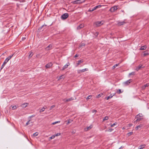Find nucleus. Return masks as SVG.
<instances>
[{"label": "nucleus", "instance_id": "obj_1", "mask_svg": "<svg viewBox=\"0 0 149 149\" xmlns=\"http://www.w3.org/2000/svg\"><path fill=\"white\" fill-rule=\"evenodd\" d=\"M13 56V55L10 56L6 58L5 61L4 62L3 65L2 66L3 67L4 66L6 63L9 61V60L12 58Z\"/></svg>", "mask_w": 149, "mask_h": 149}, {"label": "nucleus", "instance_id": "obj_2", "mask_svg": "<svg viewBox=\"0 0 149 149\" xmlns=\"http://www.w3.org/2000/svg\"><path fill=\"white\" fill-rule=\"evenodd\" d=\"M104 23L103 21H101L100 22H96L95 24V25L97 26H100L102 25Z\"/></svg>", "mask_w": 149, "mask_h": 149}, {"label": "nucleus", "instance_id": "obj_3", "mask_svg": "<svg viewBox=\"0 0 149 149\" xmlns=\"http://www.w3.org/2000/svg\"><path fill=\"white\" fill-rule=\"evenodd\" d=\"M118 9V6H115L112 8L110 9V10L111 12H113L116 10Z\"/></svg>", "mask_w": 149, "mask_h": 149}, {"label": "nucleus", "instance_id": "obj_4", "mask_svg": "<svg viewBox=\"0 0 149 149\" xmlns=\"http://www.w3.org/2000/svg\"><path fill=\"white\" fill-rule=\"evenodd\" d=\"M29 104V103H22L21 105V107L23 108H25L27 107Z\"/></svg>", "mask_w": 149, "mask_h": 149}, {"label": "nucleus", "instance_id": "obj_5", "mask_svg": "<svg viewBox=\"0 0 149 149\" xmlns=\"http://www.w3.org/2000/svg\"><path fill=\"white\" fill-rule=\"evenodd\" d=\"M68 17V13H65L63 14L61 16V18L62 19H66Z\"/></svg>", "mask_w": 149, "mask_h": 149}, {"label": "nucleus", "instance_id": "obj_6", "mask_svg": "<svg viewBox=\"0 0 149 149\" xmlns=\"http://www.w3.org/2000/svg\"><path fill=\"white\" fill-rule=\"evenodd\" d=\"M73 100L72 97L70 98L69 99H65L63 100V101L65 102H69L71 100Z\"/></svg>", "mask_w": 149, "mask_h": 149}, {"label": "nucleus", "instance_id": "obj_7", "mask_svg": "<svg viewBox=\"0 0 149 149\" xmlns=\"http://www.w3.org/2000/svg\"><path fill=\"white\" fill-rule=\"evenodd\" d=\"M132 81V79H130L129 80L124 82V84L126 85H128Z\"/></svg>", "mask_w": 149, "mask_h": 149}, {"label": "nucleus", "instance_id": "obj_8", "mask_svg": "<svg viewBox=\"0 0 149 149\" xmlns=\"http://www.w3.org/2000/svg\"><path fill=\"white\" fill-rule=\"evenodd\" d=\"M52 63H49L46 65L45 67L47 68H49L52 66Z\"/></svg>", "mask_w": 149, "mask_h": 149}, {"label": "nucleus", "instance_id": "obj_9", "mask_svg": "<svg viewBox=\"0 0 149 149\" xmlns=\"http://www.w3.org/2000/svg\"><path fill=\"white\" fill-rule=\"evenodd\" d=\"M64 77H64V75H62L60 76L59 77H57V78L58 79V80H60L61 79H64Z\"/></svg>", "mask_w": 149, "mask_h": 149}, {"label": "nucleus", "instance_id": "obj_10", "mask_svg": "<svg viewBox=\"0 0 149 149\" xmlns=\"http://www.w3.org/2000/svg\"><path fill=\"white\" fill-rule=\"evenodd\" d=\"M73 121V120H69L68 121H66L65 122V124L66 125H68L70 123H72Z\"/></svg>", "mask_w": 149, "mask_h": 149}, {"label": "nucleus", "instance_id": "obj_11", "mask_svg": "<svg viewBox=\"0 0 149 149\" xmlns=\"http://www.w3.org/2000/svg\"><path fill=\"white\" fill-rule=\"evenodd\" d=\"M61 134V133H56V134L52 136V137H51V138L52 139H53V138H54V137H55V136H60Z\"/></svg>", "mask_w": 149, "mask_h": 149}, {"label": "nucleus", "instance_id": "obj_12", "mask_svg": "<svg viewBox=\"0 0 149 149\" xmlns=\"http://www.w3.org/2000/svg\"><path fill=\"white\" fill-rule=\"evenodd\" d=\"M84 26V24H81L79 26H78L77 27V29H80L81 28H83Z\"/></svg>", "mask_w": 149, "mask_h": 149}, {"label": "nucleus", "instance_id": "obj_13", "mask_svg": "<svg viewBox=\"0 0 149 149\" xmlns=\"http://www.w3.org/2000/svg\"><path fill=\"white\" fill-rule=\"evenodd\" d=\"M11 107L12 108V110H15L17 109V106L16 105H11L10 107V109L11 108Z\"/></svg>", "mask_w": 149, "mask_h": 149}, {"label": "nucleus", "instance_id": "obj_14", "mask_svg": "<svg viewBox=\"0 0 149 149\" xmlns=\"http://www.w3.org/2000/svg\"><path fill=\"white\" fill-rule=\"evenodd\" d=\"M84 62L83 60V59L81 60L80 61H77V66H78L80 64L82 63H83Z\"/></svg>", "mask_w": 149, "mask_h": 149}, {"label": "nucleus", "instance_id": "obj_15", "mask_svg": "<svg viewBox=\"0 0 149 149\" xmlns=\"http://www.w3.org/2000/svg\"><path fill=\"white\" fill-rule=\"evenodd\" d=\"M52 47V45H49L46 48V49L47 50L51 49Z\"/></svg>", "mask_w": 149, "mask_h": 149}, {"label": "nucleus", "instance_id": "obj_16", "mask_svg": "<svg viewBox=\"0 0 149 149\" xmlns=\"http://www.w3.org/2000/svg\"><path fill=\"white\" fill-rule=\"evenodd\" d=\"M70 65L69 63H68L66 65H65L63 67V68H62V70H64L65 69L67 68L68 66H69V65Z\"/></svg>", "mask_w": 149, "mask_h": 149}, {"label": "nucleus", "instance_id": "obj_17", "mask_svg": "<svg viewBox=\"0 0 149 149\" xmlns=\"http://www.w3.org/2000/svg\"><path fill=\"white\" fill-rule=\"evenodd\" d=\"M147 48V46L146 45L141 47L140 49V50H143L146 49Z\"/></svg>", "mask_w": 149, "mask_h": 149}, {"label": "nucleus", "instance_id": "obj_18", "mask_svg": "<svg viewBox=\"0 0 149 149\" xmlns=\"http://www.w3.org/2000/svg\"><path fill=\"white\" fill-rule=\"evenodd\" d=\"M32 123V122L31 120H29L28 122L26 123V126L28 125H30Z\"/></svg>", "mask_w": 149, "mask_h": 149}, {"label": "nucleus", "instance_id": "obj_19", "mask_svg": "<svg viewBox=\"0 0 149 149\" xmlns=\"http://www.w3.org/2000/svg\"><path fill=\"white\" fill-rule=\"evenodd\" d=\"M149 85V84H145L144 86H143L142 87V89H145L146 87H148Z\"/></svg>", "mask_w": 149, "mask_h": 149}, {"label": "nucleus", "instance_id": "obj_20", "mask_svg": "<svg viewBox=\"0 0 149 149\" xmlns=\"http://www.w3.org/2000/svg\"><path fill=\"white\" fill-rule=\"evenodd\" d=\"M149 54V52L147 51H146L144 52V53L143 54V56H147Z\"/></svg>", "mask_w": 149, "mask_h": 149}, {"label": "nucleus", "instance_id": "obj_21", "mask_svg": "<svg viewBox=\"0 0 149 149\" xmlns=\"http://www.w3.org/2000/svg\"><path fill=\"white\" fill-rule=\"evenodd\" d=\"M141 127H142V125H139L138 126H137L136 128V130H141Z\"/></svg>", "mask_w": 149, "mask_h": 149}, {"label": "nucleus", "instance_id": "obj_22", "mask_svg": "<svg viewBox=\"0 0 149 149\" xmlns=\"http://www.w3.org/2000/svg\"><path fill=\"white\" fill-rule=\"evenodd\" d=\"M45 108L44 107H43L42 109H40L39 112L40 113H41L43 112L45 110Z\"/></svg>", "mask_w": 149, "mask_h": 149}, {"label": "nucleus", "instance_id": "obj_23", "mask_svg": "<svg viewBox=\"0 0 149 149\" xmlns=\"http://www.w3.org/2000/svg\"><path fill=\"white\" fill-rule=\"evenodd\" d=\"M143 67L142 65H140L136 68V70L138 71L140 68H142Z\"/></svg>", "mask_w": 149, "mask_h": 149}, {"label": "nucleus", "instance_id": "obj_24", "mask_svg": "<svg viewBox=\"0 0 149 149\" xmlns=\"http://www.w3.org/2000/svg\"><path fill=\"white\" fill-rule=\"evenodd\" d=\"M109 119V117L107 116H105L103 119V121L104 122L106 120H107Z\"/></svg>", "mask_w": 149, "mask_h": 149}, {"label": "nucleus", "instance_id": "obj_25", "mask_svg": "<svg viewBox=\"0 0 149 149\" xmlns=\"http://www.w3.org/2000/svg\"><path fill=\"white\" fill-rule=\"evenodd\" d=\"M103 95V94L102 93L100 94H99L98 95L96 96V97L97 98H99L100 97H101Z\"/></svg>", "mask_w": 149, "mask_h": 149}, {"label": "nucleus", "instance_id": "obj_26", "mask_svg": "<svg viewBox=\"0 0 149 149\" xmlns=\"http://www.w3.org/2000/svg\"><path fill=\"white\" fill-rule=\"evenodd\" d=\"M118 125V123L116 122L115 123H114L112 124H111V127H114L115 126L117 125Z\"/></svg>", "mask_w": 149, "mask_h": 149}, {"label": "nucleus", "instance_id": "obj_27", "mask_svg": "<svg viewBox=\"0 0 149 149\" xmlns=\"http://www.w3.org/2000/svg\"><path fill=\"white\" fill-rule=\"evenodd\" d=\"M125 23V22H124L123 21L121 22H119L118 23V25H123Z\"/></svg>", "mask_w": 149, "mask_h": 149}, {"label": "nucleus", "instance_id": "obj_28", "mask_svg": "<svg viewBox=\"0 0 149 149\" xmlns=\"http://www.w3.org/2000/svg\"><path fill=\"white\" fill-rule=\"evenodd\" d=\"M145 146V145H142L139 147V149H142Z\"/></svg>", "mask_w": 149, "mask_h": 149}, {"label": "nucleus", "instance_id": "obj_29", "mask_svg": "<svg viewBox=\"0 0 149 149\" xmlns=\"http://www.w3.org/2000/svg\"><path fill=\"white\" fill-rule=\"evenodd\" d=\"M60 121H56V122L53 123H52V124L53 125H55V124H56V123H60Z\"/></svg>", "mask_w": 149, "mask_h": 149}, {"label": "nucleus", "instance_id": "obj_30", "mask_svg": "<svg viewBox=\"0 0 149 149\" xmlns=\"http://www.w3.org/2000/svg\"><path fill=\"white\" fill-rule=\"evenodd\" d=\"M92 127V125H90V126H89V127H87V130H91V128Z\"/></svg>", "mask_w": 149, "mask_h": 149}, {"label": "nucleus", "instance_id": "obj_31", "mask_svg": "<svg viewBox=\"0 0 149 149\" xmlns=\"http://www.w3.org/2000/svg\"><path fill=\"white\" fill-rule=\"evenodd\" d=\"M30 54L29 56V57H31L33 55V52H30Z\"/></svg>", "mask_w": 149, "mask_h": 149}, {"label": "nucleus", "instance_id": "obj_32", "mask_svg": "<svg viewBox=\"0 0 149 149\" xmlns=\"http://www.w3.org/2000/svg\"><path fill=\"white\" fill-rule=\"evenodd\" d=\"M136 118L137 119L135 121V122L136 121L137 122V121H140V120H141V119H142V118Z\"/></svg>", "mask_w": 149, "mask_h": 149}, {"label": "nucleus", "instance_id": "obj_33", "mask_svg": "<svg viewBox=\"0 0 149 149\" xmlns=\"http://www.w3.org/2000/svg\"><path fill=\"white\" fill-rule=\"evenodd\" d=\"M113 96H108L107 97H106V98L107 100H108L109 99L111 98Z\"/></svg>", "mask_w": 149, "mask_h": 149}, {"label": "nucleus", "instance_id": "obj_34", "mask_svg": "<svg viewBox=\"0 0 149 149\" xmlns=\"http://www.w3.org/2000/svg\"><path fill=\"white\" fill-rule=\"evenodd\" d=\"M141 116H142V114H139L136 116V118H139V117H141Z\"/></svg>", "mask_w": 149, "mask_h": 149}, {"label": "nucleus", "instance_id": "obj_35", "mask_svg": "<svg viewBox=\"0 0 149 149\" xmlns=\"http://www.w3.org/2000/svg\"><path fill=\"white\" fill-rule=\"evenodd\" d=\"M101 7V5H98V6H96L95 7V9H96L97 8H98L100 7Z\"/></svg>", "mask_w": 149, "mask_h": 149}, {"label": "nucleus", "instance_id": "obj_36", "mask_svg": "<svg viewBox=\"0 0 149 149\" xmlns=\"http://www.w3.org/2000/svg\"><path fill=\"white\" fill-rule=\"evenodd\" d=\"M118 65H119L118 64H116L115 65H114L112 67L113 69H114L116 67L118 66Z\"/></svg>", "mask_w": 149, "mask_h": 149}, {"label": "nucleus", "instance_id": "obj_37", "mask_svg": "<svg viewBox=\"0 0 149 149\" xmlns=\"http://www.w3.org/2000/svg\"><path fill=\"white\" fill-rule=\"evenodd\" d=\"M91 97H92L91 95L88 96V97H87V98H86V100H88V99H91Z\"/></svg>", "mask_w": 149, "mask_h": 149}, {"label": "nucleus", "instance_id": "obj_38", "mask_svg": "<svg viewBox=\"0 0 149 149\" xmlns=\"http://www.w3.org/2000/svg\"><path fill=\"white\" fill-rule=\"evenodd\" d=\"M38 132H36V133L33 134V135L34 136H36L38 135Z\"/></svg>", "mask_w": 149, "mask_h": 149}, {"label": "nucleus", "instance_id": "obj_39", "mask_svg": "<svg viewBox=\"0 0 149 149\" xmlns=\"http://www.w3.org/2000/svg\"><path fill=\"white\" fill-rule=\"evenodd\" d=\"M117 92L118 93L120 94L121 93V90L120 89H119L117 90Z\"/></svg>", "mask_w": 149, "mask_h": 149}, {"label": "nucleus", "instance_id": "obj_40", "mask_svg": "<svg viewBox=\"0 0 149 149\" xmlns=\"http://www.w3.org/2000/svg\"><path fill=\"white\" fill-rule=\"evenodd\" d=\"M86 70V69H83V70H80V72H84L85 71V70Z\"/></svg>", "mask_w": 149, "mask_h": 149}, {"label": "nucleus", "instance_id": "obj_41", "mask_svg": "<svg viewBox=\"0 0 149 149\" xmlns=\"http://www.w3.org/2000/svg\"><path fill=\"white\" fill-rule=\"evenodd\" d=\"M97 112V110H93L92 111V112L93 113H95Z\"/></svg>", "mask_w": 149, "mask_h": 149}, {"label": "nucleus", "instance_id": "obj_42", "mask_svg": "<svg viewBox=\"0 0 149 149\" xmlns=\"http://www.w3.org/2000/svg\"><path fill=\"white\" fill-rule=\"evenodd\" d=\"M96 9H95V7L92 10H91V9H90V10H89V11H91V12H92L93 11V10H95Z\"/></svg>", "mask_w": 149, "mask_h": 149}, {"label": "nucleus", "instance_id": "obj_43", "mask_svg": "<svg viewBox=\"0 0 149 149\" xmlns=\"http://www.w3.org/2000/svg\"><path fill=\"white\" fill-rule=\"evenodd\" d=\"M55 107V105H53L51 106V107L50 108V109H52L54 107Z\"/></svg>", "mask_w": 149, "mask_h": 149}, {"label": "nucleus", "instance_id": "obj_44", "mask_svg": "<svg viewBox=\"0 0 149 149\" xmlns=\"http://www.w3.org/2000/svg\"><path fill=\"white\" fill-rule=\"evenodd\" d=\"M132 132H130V133L128 134V136H130L131 134H132Z\"/></svg>", "mask_w": 149, "mask_h": 149}, {"label": "nucleus", "instance_id": "obj_45", "mask_svg": "<svg viewBox=\"0 0 149 149\" xmlns=\"http://www.w3.org/2000/svg\"><path fill=\"white\" fill-rule=\"evenodd\" d=\"M134 73L133 72L130 73L129 74V75H134Z\"/></svg>", "mask_w": 149, "mask_h": 149}, {"label": "nucleus", "instance_id": "obj_46", "mask_svg": "<svg viewBox=\"0 0 149 149\" xmlns=\"http://www.w3.org/2000/svg\"><path fill=\"white\" fill-rule=\"evenodd\" d=\"M98 32H96V33H95V36H97L98 35Z\"/></svg>", "mask_w": 149, "mask_h": 149}, {"label": "nucleus", "instance_id": "obj_47", "mask_svg": "<svg viewBox=\"0 0 149 149\" xmlns=\"http://www.w3.org/2000/svg\"><path fill=\"white\" fill-rule=\"evenodd\" d=\"M78 57V55L77 54H76L75 55L74 57Z\"/></svg>", "mask_w": 149, "mask_h": 149}, {"label": "nucleus", "instance_id": "obj_48", "mask_svg": "<svg viewBox=\"0 0 149 149\" xmlns=\"http://www.w3.org/2000/svg\"><path fill=\"white\" fill-rule=\"evenodd\" d=\"M82 0V2H84L85 1V0Z\"/></svg>", "mask_w": 149, "mask_h": 149}, {"label": "nucleus", "instance_id": "obj_49", "mask_svg": "<svg viewBox=\"0 0 149 149\" xmlns=\"http://www.w3.org/2000/svg\"><path fill=\"white\" fill-rule=\"evenodd\" d=\"M122 149V147H121L120 148V149Z\"/></svg>", "mask_w": 149, "mask_h": 149}, {"label": "nucleus", "instance_id": "obj_50", "mask_svg": "<svg viewBox=\"0 0 149 149\" xmlns=\"http://www.w3.org/2000/svg\"><path fill=\"white\" fill-rule=\"evenodd\" d=\"M123 130L124 129V127H123Z\"/></svg>", "mask_w": 149, "mask_h": 149}]
</instances>
